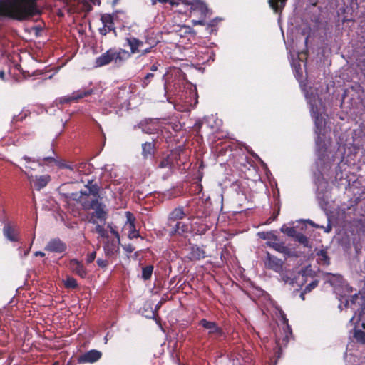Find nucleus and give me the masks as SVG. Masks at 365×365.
<instances>
[{"label":"nucleus","instance_id":"obj_52","mask_svg":"<svg viewBox=\"0 0 365 365\" xmlns=\"http://www.w3.org/2000/svg\"><path fill=\"white\" fill-rule=\"evenodd\" d=\"M301 297L304 299V294H301Z\"/></svg>","mask_w":365,"mask_h":365},{"label":"nucleus","instance_id":"obj_33","mask_svg":"<svg viewBox=\"0 0 365 365\" xmlns=\"http://www.w3.org/2000/svg\"><path fill=\"white\" fill-rule=\"evenodd\" d=\"M159 167L161 168H171V161H170V159L169 158H167L165 159H163L160 163V165H159Z\"/></svg>","mask_w":365,"mask_h":365},{"label":"nucleus","instance_id":"obj_36","mask_svg":"<svg viewBox=\"0 0 365 365\" xmlns=\"http://www.w3.org/2000/svg\"><path fill=\"white\" fill-rule=\"evenodd\" d=\"M365 314V309H362L361 311L359 313V319H358V322H361V327L363 328H365V321H364L362 319V317L363 315Z\"/></svg>","mask_w":365,"mask_h":365},{"label":"nucleus","instance_id":"obj_22","mask_svg":"<svg viewBox=\"0 0 365 365\" xmlns=\"http://www.w3.org/2000/svg\"><path fill=\"white\" fill-rule=\"evenodd\" d=\"M257 235L260 238L267 241L277 240V236L274 232H258Z\"/></svg>","mask_w":365,"mask_h":365},{"label":"nucleus","instance_id":"obj_9","mask_svg":"<svg viewBox=\"0 0 365 365\" xmlns=\"http://www.w3.org/2000/svg\"><path fill=\"white\" fill-rule=\"evenodd\" d=\"M120 239L108 240L103 246L106 256H113L119 251Z\"/></svg>","mask_w":365,"mask_h":365},{"label":"nucleus","instance_id":"obj_8","mask_svg":"<svg viewBox=\"0 0 365 365\" xmlns=\"http://www.w3.org/2000/svg\"><path fill=\"white\" fill-rule=\"evenodd\" d=\"M102 356V353L98 350H91L79 357V361L81 363H94L98 361Z\"/></svg>","mask_w":365,"mask_h":365},{"label":"nucleus","instance_id":"obj_15","mask_svg":"<svg viewBox=\"0 0 365 365\" xmlns=\"http://www.w3.org/2000/svg\"><path fill=\"white\" fill-rule=\"evenodd\" d=\"M185 215L186 214L182 207L175 208L170 212L169 215V225L173 226V222L176 220H182L185 217Z\"/></svg>","mask_w":365,"mask_h":365},{"label":"nucleus","instance_id":"obj_28","mask_svg":"<svg viewBox=\"0 0 365 365\" xmlns=\"http://www.w3.org/2000/svg\"><path fill=\"white\" fill-rule=\"evenodd\" d=\"M355 339L360 343L365 344V332L359 330L354 331Z\"/></svg>","mask_w":365,"mask_h":365},{"label":"nucleus","instance_id":"obj_43","mask_svg":"<svg viewBox=\"0 0 365 365\" xmlns=\"http://www.w3.org/2000/svg\"><path fill=\"white\" fill-rule=\"evenodd\" d=\"M354 303V298H353L352 299H351V300H350V302H349V301L346 300V304H345V305H344V306H345V307H348V306H349L350 304H353Z\"/></svg>","mask_w":365,"mask_h":365},{"label":"nucleus","instance_id":"obj_34","mask_svg":"<svg viewBox=\"0 0 365 365\" xmlns=\"http://www.w3.org/2000/svg\"><path fill=\"white\" fill-rule=\"evenodd\" d=\"M46 161L48 162V163L49 164H56L58 165L59 167H63V164H60L58 162H57L56 160H55L52 157H48V158H46L44 159Z\"/></svg>","mask_w":365,"mask_h":365},{"label":"nucleus","instance_id":"obj_2","mask_svg":"<svg viewBox=\"0 0 365 365\" xmlns=\"http://www.w3.org/2000/svg\"><path fill=\"white\" fill-rule=\"evenodd\" d=\"M305 96L310 105V110L312 117L314 118L316 125V134L317 138L316 140L318 151H320L321 146H326L327 140H326V134L327 130L325 128V118H324V106L319 98L317 95H314L312 92L305 91Z\"/></svg>","mask_w":365,"mask_h":365},{"label":"nucleus","instance_id":"obj_39","mask_svg":"<svg viewBox=\"0 0 365 365\" xmlns=\"http://www.w3.org/2000/svg\"><path fill=\"white\" fill-rule=\"evenodd\" d=\"M204 19L205 18H200L199 20H192V24L194 26L195 25H204Z\"/></svg>","mask_w":365,"mask_h":365},{"label":"nucleus","instance_id":"obj_37","mask_svg":"<svg viewBox=\"0 0 365 365\" xmlns=\"http://www.w3.org/2000/svg\"><path fill=\"white\" fill-rule=\"evenodd\" d=\"M317 285V282H313L312 283H310L305 289V292H310L312 289H314V287H316V286Z\"/></svg>","mask_w":365,"mask_h":365},{"label":"nucleus","instance_id":"obj_47","mask_svg":"<svg viewBox=\"0 0 365 365\" xmlns=\"http://www.w3.org/2000/svg\"><path fill=\"white\" fill-rule=\"evenodd\" d=\"M330 227H329L328 228L325 229V232H329L330 231Z\"/></svg>","mask_w":365,"mask_h":365},{"label":"nucleus","instance_id":"obj_27","mask_svg":"<svg viewBox=\"0 0 365 365\" xmlns=\"http://www.w3.org/2000/svg\"><path fill=\"white\" fill-rule=\"evenodd\" d=\"M63 283L67 288H75L77 287V282L73 277H67Z\"/></svg>","mask_w":365,"mask_h":365},{"label":"nucleus","instance_id":"obj_4","mask_svg":"<svg viewBox=\"0 0 365 365\" xmlns=\"http://www.w3.org/2000/svg\"><path fill=\"white\" fill-rule=\"evenodd\" d=\"M126 42L130 48L131 54L140 53V55H145L151 51L150 47L144 48V43L136 38L129 37L126 38Z\"/></svg>","mask_w":365,"mask_h":365},{"label":"nucleus","instance_id":"obj_45","mask_svg":"<svg viewBox=\"0 0 365 365\" xmlns=\"http://www.w3.org/2000/svg\"><path fill=\"white\" fill-rule=\"evenodd\" d=\"M153 76V74L152 73H148L147 76H146V78H149L150 77H152Z\"/></svg>","mask_w":365,"mask_h":365},{"label":"nucleus","instance_id":"obj_41","mask_svg":"<svg viewBox=\"0 0 365 365\" xmlns=\"http://www.w3.org/2000/svg\"><path fill=\"white\" fill-rule=\"evenodd\" d=\"M110 232L114 235V239H120L119 235L117 231H115L114 229L111 228Z\"/></svg>","mask_w":365,"mask_h":365},{"label":"nucleus","instance_id":"obj_35","mask_svg":"<svg viewBox=\"0 0 365 365\" xmlns=\"http://www.w3.org/2000/svg\"><path fill=\"white\" fill-rule=\"evenodd\" d=\"M96 262H97L98 265L102 268H106L108 264V262L107 260L103 259H98Z\"/></svg>","mask_w":365,"mask_h":365},{"label":"nucleus","instance_id":"obj_23","mask_svg":"<svg viewBox=\"0 0 365 365\" xmlns=\"http://www.w3.org/2000/svg\"><path fill=\"white\" fill-rule=\"evenodd\" d=\"M103 24H104L103 30L106 32L107 30H110L113 26L111 16L109 15H103L101 17Z\"/></svg>","mask_w":365,"mask_h":365},{"label":"nucleus","instance_id":"obj_44","mask_svg":"<svg viewBox=\"0 0 365 365\" xmlns=\"http://www.w3.org/2000/svg\"><path fill=\"white\" fill-rule=\"evenodd\" d=\"M4 72L0 71V78L4 79Z\"/></svg>","mask_w":365,"mask_h":365},{"label":"nucleus","instance_id":"obj_19","mask_svg":"<svg viewBox=\"0 0 365 365\" xmlns=\"http://www.w3.org/2000/svg\"><path fill=\"white\" fill-rule=\"evenodd\" d=\"M4 236L11 241H16V230L14 227L11 225H6L4 227Z\"/></svg>","mask_w":365,"mask_h":365},{"label":"nucleus","instance_id":"obj_12","mask_svg":"<svg viewBox=\"0 0 365 365\" xmlns=\"http://www.w3.org/2000/svg\"><path fill=\"white\" fill-rule=\"evenodd\" d=\"M282 319L284 325V337L282 339V341H281L280 339H277V344L280 348L282 345L285 346L287 344V343L289 341V336L292 334L290 327L287 324V319H286L284 314H282Z\"/></svg>","mask_w":365,"mask_h":365},{"label":"nucleus","instance_id":"obj_42","mask_svg":"<svg viewBox=\"0 0 365 365\" xmlns=\"http://www.w3.org/2000/svg\"><path fill=\"white\" fill-rule=\"evenodd\" d=\"M34 255L36 257H38V256H39V257H44L45 256V254L43 252H40V251L36 252Z\"/></svg>","mask_w":365,"mask_h":365},{"label":"nucleus","instance_id":"obj_21","mask_svg":"<svg viewBox=\"0 0 365 365\" xmlns=\"http://www.w3.org/2000/svg\"><path fill=\"white\" fill-rule=\"evenodd\" d=\"M276 241L277 240L267 241V245L279 252H284L286 250L285 247Z\"/></svg>","mask_w":365,"mask_h":365},{"label":"nucleus","instance_id":"obj_5","mask_svg":"<svg viewBox=\"0 0 365 365\" xmlns=\"http://www.w3.org/2000/svg\"><path fill=\"white\" fill-rule=\"evenodd\" d=\"M264 262L267 269H272L276 272H280L282 270L283 262L269 253H267Z\"/></svg>","mask_w":365,"mask_h":365},{"label":"nucleus","instance_id":"obj_10","mask_svg":"<svg viewBox=\"0 0 365 365\" xmlns=\"http://www.w3.org/2000/svg\"><path fill=\"white\" fill-rule=\"evenodd\" d=\"M200 324L208 330L210 334H215L216 336H220L222 334V330L215 322L202 319Z\"/></svg>","mask_w":365,"mask_h":365},{"label":"nucleus","instance_id":"obj_13","mask_svg":"<svg viewBox=\"0 0 365 365\" xmlns=\"http://www.w3.org/2000/svg\"><path fill=\"white\" fill-rule=\"evenodd\" d=\"M70 269L76 274L81 277H85L86 275V269L83 265L76 259H72L69 263Z\"/></svg>","mask_w":365,"mask_h":365},{"label":"nucleus","instance_id":"obj_7","mask_svg":"<svg viewBox=\"0 0 365 365\" xmlns=\"http://www.w3.org/2000/svg\"><path fill=\"white\" fill-rule=\"evenodd\" d=\"M45 249L52 252L61 253L66 251V245L59 239H53L48 242Z\"/></svg>","mask_w":365,"mask_h":365},{"label":"nucleus","instance_id":"obj_6","mask_svg":"<svg viewBox=\"0 0 365 365\" xmlns=\"http://www.w3.org/2000/svg\"><path fill=\"white\" fill-rule=\"evenodd\" d=\"M126 222L124 225V229L128 230V236L130 239L136 238L139 236L135 226V217L130 212H125Z\"/></svg>","mask_w":365,"mask_h":365},{"label":"nucleus","instance_id":"obj_32","mask_svg":"<svg viewBox=\"0 0 365 365\" xmlns=\"http://www.w3.org/2000/svg\"><path fill=\"white\" fill-rule=\"evenodd\" d=\"M96 225L95 231L99 234L101 237H105L106 236V230L102 225H100V223L94 224Z\"/></svg>","mask_w":365,"mask_h":365},{"label":"nucleus","instance_id":"obj_3","mask_svg":"<svg viewBox=\"0 0 365 365\" xmlns=\"http://www.w3.org/2000/svg\"><path fill=\"white\" fill-rule=\"evenodd\" d=\"M33 0H0V15L24 19L34 14Z\"/></svg>","mask_w":365,"mask_h":365},{"label":"nucleus","instance_id":"obj_30","mask_svg":"<svg viewBox=\"0 0 365 365\" xmlns=\"http://www.w3.org/2000/svg\"><path fill=\"white\" fill-rule=\"evenodd\" d=\"M153 267L150 266L146 267L143 269L142 277L144 279H148L152 274Z\"/></svg>","mask_w":365,"mask_h":365},{"label":"nucleus","instance_id":"obj_38","mask_svg":"<svg viewBox=\"0 0 365 365\" xmlns=\"http://www.w3.org/2000/svg\"><path fill=\"white\" fill-rule=\"evenodd\" d=\"M96 252H93L92 253H91L87 257V262H92L96 258Z\"/></svg>","mask_w":365,"mask_h":365},{"label":"nucleus","instance_id":"obj_14","mask_svg":"<svg viewBox=\"0 0 365 365\" xmlns=\"http://www.w3.org/2000/svg\"><path fill=\"white\" fill-rule=\"evenodd\" d=\"M112 50H109L106 53H103L101 56L98 57L96 59V66L101 67L106 66L113 61L112 60Z\"/></svg>","mask_w":365,"mask_h":365},{"label":"nucleus","instance_id":"obj_40","mask_svg":"<svg viewBox=\"0 0 365 365\" xmlns=\"http://www.w3.org/2000/svg\"><path fill=\"white\" fill-rule=\"evenodd\" d=\"M297 240H299V242H300L302 243H305L307 241V237L302 235H299L297 236Z\"/></svg>","mask_w":365,"mask_h":365},{"label":"nucleus","instance_id":"obj_49","mask_svg":"<svg viewBox=\"0 0 365 365\" xmlns=\"http://www.w3.org/2000/svg\"><path fill=\"white\" fill-rule=\"evenodd\" d=\"M156 69H157V68H156L155 66H153V67H152V70H153V71H155Z\"/></svg>","mask_w":365,"mask_h":365},{"label":"nucleus","instance_id":"obj_51","mask_svg":"<svg viewBox=\"0 0 365 365\" xmlns=\"http://www.w3.org/2000/svg\"><path fill=\"white\" fill-rule=\"evenodd\" d=\"M309 223L312 225H314V223L312 221H309Z\"/></svg>","mask_w":365,"mask_h":365},{"label":"nucleus","instance_id":"obj_26","mask_svg":"<svg viewBox=\"0 0 365 365\" xmlns=\"http://www.w3.org/2000/svg\"><path fill=\"white\" fill-rule=\"evenodd\" d=\"M292 66L294 69L295 75H296L297 78H299V77H302V69L301 64L299 63L294 62V59L292 58Z\"/></svg>","mask_w":365,"mask_h":365},{"label":"nucleus","instance_id":"obj_46","mask_svg":"<svg viewBox=\"0 0 365 365\" xmlns=\"http://www.w3.org/2000/svg\"><path fill=\"white\" fill-rule=\"evenodd\" d=\"M127 250L130 252H133V249H132L131 247H128L127 248Z\"/></svg>","mask_w":365,"mask_h":365},{"label":"nucleus","instance_id":"obj_11","mask_svg":"<svg viewBox=\"0 0 365 365\" xmlns=\"http://www.w3.org/2000/svg\"><path fill=\"white\" fill-rule=\"evenodd\" d=\"M112 60L116 64H120L130 57V53L124 49H121L118 51L112 50Z\"/></svg>","mask_w":365,"mask_h":365},{"label":"nucleus","instance_id":"obj_20","mask_svg":"<svg viewBox=\"0 0 365 365\" xmlns=\"http://www.w3.org/2000/svg\"><path fill=\"white\" fill-rule=\"evenodd\" d=\"M287 0H269L270 7L275 13L281 12L284 8Z\"/></svg>","mask_w":365,"mask_h":365},{"label":"nucleus","instance_id":"obj_1","mask_svg":"<svg viewBox=\"0 0 365 365\" xmlns=\"http://www.w3.org/2000/svg\"><path fill=\"white\" fill-rule=\"evenodd\" d=\"M73 200L81 203L85 210L92 209L94 210L88 220L90 223H105L107 218V211L105 205L98 201L96 187H87L85 191L73 194Z\"/></svg>","mask_w":365,"mask_h":365},{"label":"nucleus","instance_id":"obj_31","mask_svg":"<svg viewBox=\"0 0 365 365\" xmlns=\"http://www.w3.org/2000/svg\"><path fill=\"white\" fill-rule=\"evenodd\" d=\"M192 255L193 257L200 259L201 257H205V252H203V250H200L199 247H196V248L193 247Z\"/></svg>","mask_w":365,"mask_h":365},{"label":"nucleus","instance_id":"obj_16","mask_svg":"<svg viewBox=\"0 0 365 365\" xmlns=\"http://www.w3.org/2000/svg\"><path fill=\"white\" fill-rule=\"evenodd\" d=\"M172 227V234L182 235L191 230L190 225L182 222H178L175 225H173Z\"/></svg>","mask_w":365,"mask_h":365},{"label":"nucleus","instance_id":"obj_48","mask_svg":"<svg viewBox=\"0 0 365 365\" xmlns=\"http://www.w3.org/2000/svg\"><path fill=\"white\" fill-rule=\"evenodd\" d=\"M356 317V315H354L351 319H350V322L352 323L354 318Z\"/></svg>","mask_w":365,"mask_h":365},{"label":"nucleus","instance_id":"obj_25","mask_svg":"<svg viewBox=\"0 0 365 365\" xmlns=\"http://www.w3.org/2000/svg\"><path fill=\"white\" fill-rule=\"evenodd\" d=\"M318 259L317 260L322 264H329V258L327 255V253L324 250H320L318 253Z\"/></svg>","mask_w":365,"mask_h":365},{"label":"nucleus","instance_id":"obj_17","mask_svg":"<svg viewBox=\"0 0 365 365\" xmlns=\"http://www.w3.org/2000/svg\"><path fill=\"white\" fill-rule=\"evenodd\" d=\"M91 93V91H77L73 93L71 96L63 97L60 99L61 103H69L72 101L78 100L83 98Z\"/></svg>","mask_w":365,"mask_h":365},{"label":"nucleus","instance_id":"obj_24","mask_svg":"<svg viewBox=\"0 0 365 365\" xmlns=\"http://www.w3.org/2000/svg\"><path fill=\"white\" fill-rule=\"evenodd\" d=\"M154 150V145L152 143H146L143 145V154L145 156L152 154Z\"/></svg>","mask_w":365,"mask_h":365},{"label":"nucleus","instance_id":"obj_50","mask_svg":"<svg viewBox=\"0 0 365 365\" xmlns=\"http://www.w3.org/2000/svg\"><path fill=\"white\" fill-rule=\"evenodd\" d=\"M53 365H59V363L58 361H56Z\"/></svg>","mask_w":365,"mask_h":365},{"label":"nucleus","instance_id":"obj_29","mask_svg":"<svg viewBox=\"0 0 365 365\" xmlns=\"http://www.w3.org/2000/svg\"><path fill=\"white\" fill-rule=\"evenodd\" d=\"M281 231L291 237L296 235V230L294 227H289L284 225L282 227Z\"/></svg>","mask_w":365,"mask_h":365},{"label":"nucleus","instance_id":"obj_18","mask_svg":"<svg viewBox=\"0 0 365 365\" xmlns=\"http://www.w3.org/2000/svg\"><path fill=\"white\" fill-rule=\"evenodd\" d=\"M49 180L50 177L48 175H41L38 177L36 176L35 179L31 180V181L34 183V187L38 190L45 187Z\"/></svg>","mask_w":365,"mask_h":365}]
</instances>
